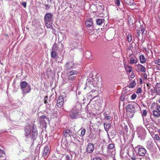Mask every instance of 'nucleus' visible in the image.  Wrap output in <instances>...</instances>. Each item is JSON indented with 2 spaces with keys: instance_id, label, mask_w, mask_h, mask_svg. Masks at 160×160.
Segmentation results:
<instances>
[{
  "instance_id": "17",
  "label": "nucleus",
  "mask_w": 160,
  "mask_h": 160,
  "mask_svg": "<svg viewBox=\"0 0 160 160\" xmlns=\"http://www.w3.org/2000/svg\"><path fill=\"white\" fill-rule=\"evenodd\" d=\"M124 65L125 68L127 73H130L132 71V67L128 65H127L125 64H124Z\"/></svg>"
},
{
  "instance_id": "39",
  "label": "nucleus",
  "mask_w": 160,
  "mask_h": 160,
  "mask_svg": "<svg viewBox=\"0 0 160 160\" xmlns=\"http://www.w3.org/2000/svg\"><path fill=\"white\" fill-rule=\"evenodd\" d=\"M114 147V144H112V143L108 145V149H112Z\"/></svg>"
},
{
  "instance_id": "30",
  "label": "nucleus",
  "mask_w": 160,
  "mask_h": 160,
  "mask_svg": "<svg viewBox=\"0 0 160 160\" xmlns=\"http://www.w3.org/2000/svg\"><path fill=\"white\" fill-rule=\"evenodd\" d=\"M153 115L155 117H158L160 116V113L157 110H154L153 111Z\"/></svg>"
},
{
  "instance_id": "57",
  "label": "nucleus",
  "mask_w": 160,
  "mask_h": 160,
  "mask_svg": "<svg viewBox=\"0 0 160 160\" xmlns=\"http://www.w3.org/2000/svg\"><path fill=\"white\" fill-rule=\"evenodd\" d=\"M93 160H100V158L99 157L94 158Z\"/></svg>"
},
{
  "instance_id": "16",
  "label": "nucleus",
  "mask_w": 160,
  "mask_h": 160,
  "mask_svg": "<svg viewBox=\"0 0 160 160\" xmlns=\"http://www.w3.org/2000/svg\"><path fill=\"white\" fill-rule=\"evenodd\" d=\"M85 24L87 27H91L93 25L92 20L91 18H88L87 19Z\"/></svg>"
},
{
  "instance_id": "31",
  "label": "nucleus",
  "mask_w": 160,
  "mask_h": 160,
  "mask_svg": "<svg viewBox=\"0 0 160 160\" xmlns=\"http://www.w3.org/2000/svg\"><path fill=\"white\" fill-rule=\"evenodd\" d=\"M138 60V59L137 58H136V59H135L132 57L130 59L129 63L131 64L136 63L137 62Z\"/></svg>"
},
{
  "instance_id": "44",
  "label": "nucleus",
  "mask_w": 160,
  "mask_h": 160,
  "mask_svg": "<svg viewBox=\"0 0 160 160\" xmlns=\"http://www.w3.org/2000/svg\"><path fill=\"white\" fill-rule=\"evenodd\" d=\"M156 64H157L158 65H160V59H158L155 61V62L154 63Z\"/></svg>"
},
{
  "instance_id": "1",
  "label": "nucleus",
  "mask_w": 160,
  "mask_h": 160,
  "mask_svg": "<svg viewBox=\"0 0 160 160\" xmlns=\"http://www.w3.org/2000/svg\"><path fill=\"white\" fill-rule=\"evenodd\" d=\"M138 107V105L137 103H131L128 104L126 107L127 117L129 118H132Z\"/></svg>"
},
{
  "instance_id": "41",
  "label": "nucleus",
  "mask_w": 160,
  "mask_h": 160,
  "mask_svg": "<svg viewBox=\"0 0 160 160\" xmlns=\"http://www.w3.org/2000/svg\"><path fill=\"white\" fill-rule=\"evenodd\" d=\"M120 0H115V3L117 7L120 5Z\"/></svg>"
},
{
  "instance_id": "34",
  "label": "nucleus",
  "mask_w": 160,
  "mask_h": 160,
  "mask_svg": "<svg viewBox=\"0 0 160 160\" xmlns=\"http://www.w3.org/2000/svg\"><path fill=\"white\" fill-rule=\"evenodd\" d=\"M127 41L128 42H130L132 40V36L131 34H128L127 36Z\"/></svg>"
},
{
  "instance_id": "49",
  "label": "nucleus",
  "mask_w": 160,
  "mask_h": 160,
  "mask_svg": "<svg viewBox=\"0 0 160 160\" xmlns=\"http://www.w3.org/2000/svg\"><path fill=\"white\" fill-rule=\"evenodd\" d=\"M36 128H37L36 125H35L34 124L33 125V127H32V131H34L35 130H37Z\"/></svg>"
},
{
  "instance_id": "18",
  "label": "nucleus",
  "mask_w": 160,
  "mask_h": 160,
  "mask_svg": "<svg viewBox=\"0 0 160 160\" xmlns=\"http://www.w3.org/2000/svg\"><path fill=\"white\" fill-rule=\"evenodd\" d=\"M56 46H57V45L55 44H54L53 45V46L52 47V51L51 53V57L52 58H55L57 56V53H56V52L54 51V50L53 49L54 48L56 47Z\"/></svg>"
},
{
  "instance_id": "33",
  "label": "nucleus",
  "mask_w": 160,
  "mask_h": 160,
  "mask_svg": "<svg viewBox=\"0 0 160 160\" xmlns=\"http://www.w3.org/2000/svg\"><path fill=\"white\" fill-rule=\"evenodd\" d=\"M136 85V83H135V81L133 80L128 85V87L130 88H132Z\"/></svg>"
},
{
  "instance_id": "38",
  "label": "nucleus",
  "mask_w": 160,
  "mask_h": 160,
  "mask_svg": "<svg viewBox=\"0 0 160 160\" xmlns=\"http://www.w3.org/2000/svg\"><path fill=\"white\" fill-rule=\"evenodd\" d=\"M154 139L156 140L157 141H158L160 140V138L158 135L156 134L154 135Z\"/></svg>"
},
{
  "instance_id": "56",
  "label": "nucleus",
  "mask_w": 160,
  "mask_h": 160,
  "mask_svg": "<svg viewBox=\"0 0 160 160\" xmlns=\"http://www.w3.org/2000/svg\"><path fill=\"white\" fill-rule=\"evenodd\" d=\"M65 157L67 160H70V157L68 155H66Z\"/></svg>"
},
{
  "instance_id": "7",
  "label": "nucleus",
  "mask_w": 160,
  "mask_h": 160,
  "mask_svg": "<svg viewBox=\"0 0 160 160\" xmlns=\"http://www.w3.org/2000/svg\"><path fill=\"white\" fill-rule=\"evenodd\" d=\"M63 97L62 95H60L59 96L57 101V106L58 107L61 108L63 105L64 103Z\"/></svg>"
},
{
  "instance_id": "51",
  "label": "nucleus",
  "mask_w": 160,
  "mask_h": 160,
  "mask_svg": "<svg viewBox=\"0 0 160 160\" xmlns=\"http://www.w3.org/2000/svg\"><path fill=\"white\" fill-rule=\"evenodd\" d=\"M97 24L98 25H100V19H98L96 20Z\"/></svg>"
},
{
  "instance_id": "64",
  "label": "nucleus",
  "mask_w": 160,
  "mask_h": 160,
  "mask_svg": "<svg viewBox=\"0 0 160 160\" xmlns=\"http://www.w3.org/2000/svg\"><path fill=\"white\" fill-rule=\"evenodd\" d=\"M150 92H154V90H153V89H151V90H150Z\"/></svg>"
},
{
  "instance_id": "60",
  "label": "nucleus",
  "mask_w": 160,
  "mask_h": 160,
  "mask_svg": "<svg viewBox=\"0 0 160 160\" xmlns=\"http://www.w3.org/2000/svg\"><path fill=\"white\" fill-rule=\"evenodd\" d=\"M140 84H142V80L141 78H140Z\"/></svg>"
},
{
  "instance_id": "9",
  "label": "nucleus",
  "mask_w": 160,
  "mask_h": 160,
  "mask_svg": "<svg viewBox=\"0 0 160 160\" xmlns=\"http://www.w3.org/2000/svg\"><path fill=\"white\" fill-rule=\"evenodd\" d=\"M79 112L77 110H72L70 114V116L72 119L76 118L79 115Z\"/></svg>"
},
{
  "instance_id": "15",
  "label": "nucleus",
  "mask_w": 160,
  "mask_h": 160,
  "mask_svg": "<svg viewBox=\"0 0 160 160\" xmlns=\"http://www.w3.org/2000/svg\"><path fill=\"white\" fill-rule=\"evenodd\" d=\"M49 153V147L48 146L45 147L43 153V156L47 157Z\"/></svg>"
},
{
  "instance_id": "54",
  "label": "nucleus",
  "mask_w": 160,
  "mask_h": 160,
  "mask_svg": "<svg viewBox=\"0 0 160 160\" xmlns=\"http://www.w3.org/2000/svg\"><path fill=\"white\" fill-rule=\"evenodd\" d=\"M156 68L157 70H160V65H156Z\"/></svg>"
},
{
  "instance_id": "5",
  "label": "nucleus",
  "mask_w": 160,
  "mask_h": 160,
  "mask_svg": "<svg viewBox=\"0 0 160 160\" xmlns=\"http://www.w3.org/2000/svg\"><path fill=\"white\" fill-rule=\"evenodd\" d=\"M79 74V72L77 70H72L69 71L68 73V80L72 82L75 81L77 78L76 75Z\"/></svg>"
},
{
  "instance_id": "42",
  "label": "nucleus",
  "mask_w": 160,
  "mask_h": 160,
  "mask_svg": "<svg viewBox=\"0 0 160 160\" xmlns=\"http://www.w3.org/2000/svg\"><path fill=\"white\" fill-rule=\"evenodd\" d=\"M142 92V88H139L136 91V93L137 94L140 93Z\"/></svg>"
},
{
  "instance_id": "8",
  "label": "nucleus",
  "mask_w": 160,
  "mask_h": 160,
  "mask_svg": "<svg viewBox=\"0 0 160 160\" xmlns=\"http://www.w3.org/2000/svg\"><path fill=\"white\" fill-rule=\"evenodd\" d=\"M47 119H48V118L45 115H42L39 118V121L40 123L43 126L46 125L47 123L45 120Z\"/></svg>"
},
{
  "instance_id": "3",
  "label": "nucleus",
  "mask_w": 160,
  "mask_h": 160,
  "mask_svg": "<svg viewBox=\"0 0 160 160\" xmlns=\"http://www.w3.org/2000/svg\"><path fill=\"white\" fill-rule=\"evenodd\" d=\"M134 151L137 155L141 156H145L147 152L146 150L141 145H138L135 147Z\"/></svg>"
},
{
  "instance_id": "28",
  "label": "nucleus",
  "mask_w": 160,
  "mask_h": 160,
  "mask_svg": "<svg viewBox=\"0 0 160 160\" xmlns=\"http://www.w3.org/2000/svg\"><path fill=\"white\" fill-rule=\"evenodd\" d=\"M128 123L127 122H126V123H122V127L123 129H124L127 132H128Z\"/></svg>"
},
{
  "instance_id": "53",
  "label": "nucleus",
  "mask_w": 160,
  "mask_h": 160,
  "mask_svg": "<svg viewBox=\"0 0 160 160\" xmlns=\"http://www.w3.org/2000/svg\"><path fill=\"white\" fill-rule=\"evenodd\" d=\"M45 6L46 7L45 9H47V10L48 9H49V8H50V5L49 4L45 5Z\"/></svg>"
},
{
  "instance_id": "36",
  "label": "nucleus",
  "mask_w": 160,
  "mask_h": 160,
  "mask_svg": "<svg viewBox=\"0 0 160 160\" xmlns=\"http://www.w3.org/2000/svg\"><path fill=\"white\" fill-rule=\"evenodd\" d=\"M148 130L151 136L154 135V132L153 129L152 128H149L148 129Z\"/></svg>"
},
{
  "instance_id": "13",
  "label": "nucleus",
  "mask_w": 160,
  "mask_h": 160,
  "mask_svg": "<svg viewBox=\"0 0 160 160\" xmlns=\"http://www.w3.org/2000/svg\"><path fill=\"white\" fill-rule=\"evenodd\" d=\"M156 95L160 96V83H157L154 88Z\"/></svg>"
},
{
  "instance_id": "11",
  "label": "nucleus",
  "mask_w": 160,
  "mask_h": 160,
  "mask_svg": "<svg viewBox=\"0 0 160 160\" xmlns=\"http://www.w3.org/2000/svg\"><path fill=\"white\" fill-rule=\"evenodd\" d=\"M94 149V145L92 143L88 144L87 147V151L89 153H91L93 152Z\"/></svg>"
},
{
  "instance_id": "22",
  "label": "nucleus",
  "mask_w": 160,
  "mask_h": 160,
  "mask_svg": "<svg viewBox=\"0 0 160 160\" xmlns=\"http://www.w3.org/2000/svg\"><path fill=\"white\" fill-rule=\"evenodd\" d=\"M72 134V132L69 129H67L65 132H63V134L66 137L71 136Z\"/></svg>"
},
{
  "instance_id": "47",
  "label": "nucleus",
  "mask_w": 160,
  "mask_h": 160,
  "mask_svg": "<svg viewBox=\"0 0 160 160\" xmlns=\"http://www.w3.org/2000/svg\"><path fill=\"white\" fill-rule=\"evenodd\" d=\"M150 124H152V123H150V122H149L148 123V124H147L146 125V126L147 128L148 129L149 128H151V127H150Z\"/></svg>"
},
{
  "instance_id": "27",
  "label": "nucleus",
  "mask_w": 160,
  "mask_h": 160,
  "mask_svg": "<svg viewBox=\"0 0 160 160\" xmlns=\"http://www.w3.org/2000/svg\"><path fill=\"white\" fill-rule=\"evenodd\" d=\"M137 66L138 68H140V70L141 72H146V68L142 65L140 64H138L137 65Z\"/></svg>"
},
{
  "instance_id": "21",
  "label": "nucleus",
  "mask_w": 160,
  "mask_h": 160,
  "mask_svg": "<svg viewBox=\"0 0 160 160\" xmlns=\"http://www.w3.org/2000/svg\"><path fill=\"white\" fill-rule=\"evenodd\" d=\"M128 95H126V93H124L121 94L120 96V99L122 101H123L125 100H126L127 101H128L127 100L128 98Z\"/></svg>"
},
{
  "instance_id": "61",
  "label": "nucleus",
  "mask_w": 160,
  "mask_h": 160,
  "mask_svg": "<svg viewBox=\"0 0 160 160\" xmlns=\"http://www.w3.org/2000/svg\"><path fill=\"white\" fill-rule=\"evenodd\" d=\"M147 87L149 89L150 88V86L149 85V84H147Z\"/></svg>"
},
{
  "instance_id": "25",
  "label": "nucleus",
  "mask_w": 160,
  "mask_h": 160,
  "mask_svg": "<svg viewBox=\"0 0 160 160\" xmlns=\"http://www.w3.org/2000/svg\"><path fill=\"white\" fill-rule=\"evenodd\" d=\"M126 3L129 5H136L133 0H124Z\"/></svg>"
},
{
  "instance_id": "43",
  "label": "nucleus",
  "mask_w": 160,
  "mask_h": 160,
  "mask_svg": "<svg viewBox=\"0 0 160 160\" xmlns=\"http://www.w3.org/2000/svg\"><path fill=\"white\" fill-rule=\"evenodd\" d=\"M136 97L137 95L135 94H133L131 96V99L132 100H134Z\"/></svg>"
},
{
  "instance_id": "2",
  "label": "nucleus",
  "mask_w": 160,
  "mask_h": 160,
  "mask_svg": "<svg viewBox=\"0 0 160 160\" xmlns=\"http://www.w3.org/2000/svg\"><path fill=\"white\" fill-rule=\"evenodd\" d=\"M52 17L53 15L51 13H47L44 17V22L45 25L47 28L51 29L53 30L54 28L53 26Z\"/></svg>"
},
{
  "instance_id": "50",
  "label": "nucleus",
  "mask_w": 160,
  "mask_h": 160,
  "mask_svg": "<svg viewBox=\"0 0 160 160\" xmlns=\"http://www.w3.org/2000/svg\"><path fill=\"white\" fill-rule=\"evenodd\" d=\"M21 4L24 8L26 7L27 5V3L26 2H23Z\"/></svg>"
},
{
  "instance_id": "35",
  "label": "nucleus",
  "mask_w": 160,
  "mask_h": 160,
  "mask_svg": "<svg viewBox=\"0 0 160 160\" xmlns=\"http://www.w3.org/2000/svg\"><path fill=\"white\" fill-rule=\"evenodd\" d=\"M103 115L104 116V118L107 120H109L110 119L111 117L108 114H107L106 113H104Z\"/></svg>"
},
{
  "instance_id": "6",
  "label": "nucleus",
  "mask_w": 160,
  "mask_h": 160,
  "mask_svg": "<svg viewBox=\"0 0 160 160\" xmlns=\"http://www.w3.org/2000/svg\"><path fill=\"white\" fill-rule=\"evenodd\" d=\"M102 141L103 142L101 143V150H102V153H101V154L105 156L108 151L107 143L105 142L104 140L102 139Z\"/></svg>"
},
{
  "instance_id": "40",
  "label": "nucleus",
  "mask_w": 160,
  "mask_h": 160,
  "mask_svg": "<svg viewBox=\"0 0 160 160\" xmlns=\"http://www.w3.org/2000/svg\"><path fill=\"white\" fill-rule=\"evenodd\" d=\"M140 31L139 28L136 30V38H138V37L140 36Z\"/></svg>"
},
{
  "instance_id": "63",
  "label": "nucleus",
  "mask_w": 160,
  "mask_h": 160,
  "mask_svg": "<svg viewBox=\"0 0 160 160\" xmlns=\"http://www.w3.org/2000/svg\"><path fill=\"white\" fill-rule=\"evenodd\" d=\"M131 159L132 160H135V158L134 157H132L131 158Z\"/></svg>"
},
{
  "instance_id": "10",
  "label": "nucleus",
  "mask_w": 160,
  "mask_h": 160,
  "mask_svg": "<svg viewBox=\"0 0 160 160\" xmlns=\"http://www.w3.org/2000/svg\"><path fill=\"white\" fill-rule=\"evenodd\" d=\"M75 66V63L73 61H69L67 62L66 65L65 67L67 70H70L74 68Z\"/></svg>"
},
{
  "instance_id": "52",
  "label": "nucleus",
  "mask_w": 160,
  "mask_h": 160,
  "mask_svg": "<svg viewBox=\"0 0 160 160\" xmlns=\"http://www.w3.org/2000/svg\"><path fill=\"white\" fill-rule=\"evenodd\" d=\"M135 77L134 73L133 72H132L131 74L130 77L131 78H133Z\"/></svg>"
},
{
  "instance_id": "29",
  "label": "nucleus",
  "mask_w": 160,
  "mask_h": 160,
  "mask_svg": "<svg viewBox=\"0 0 160 160\" xmlns=\"http://www.w3.org/2000/svg\"><path fill=\"white\" fill-rule=\"evenodd\" d=\"M104 126L105 130L108 131V129L110 128L111 125L109 123L105 122L104 123Z\"/></svg>"
},
{
  "instance_id": "20",
  "label": "nucleus",
  "mask_w": 160,
  "mask_h": 160,
  "mask_svg": "<svg viewBox=\"0 0 160 160\" xmlns=\"http://www.w3.org/2000/svg\"><path fill=\"white\" fill-rule=\"evenodd\" d=\"M38 136V131L37 130H35L34 131H32V138L33 140H36Z\"/></svg>"
},
{
  "instance_id": "24",
  "label": "nucleus",
  "mask_w": 160,
  "mask_h": 160,
  "mask_svg": "<svg viewBox=\"0 0 160 160\" xmlns=\"http://www.w3.org/2000/svg\"><path fill=\"white\" fill-rule=\"evenodd\" d=\"M139 28L140 31L141 32L142 34H146L147 31L145 30V27H144L143 25H140Z\"/></svg>"
},
{
  "instance_id": "23",
  "label": "nucleus",
  "mask_w": 160,
  "mask_h": 160,
  "mask_svg": "<svg viewBox=\"0 0 160 160\" xmlns=\"http://www.w3.org/2000/svg\"><path fill=\"white\" fill-rule=\"evenodd\" d=\"M133 20H135V18L134 17L132 18L130 16L128 17V24L130 25H132L133 24Z\"/></svg>"
},
{
  "instance_id": "14",
  "label": "nucleus",
  "mask_w": 160,
  "mask_h": 160,
  "mask_svg": "<svg viewBox=\"0 0 160 160\" xmlns=\"http://www.w3.org/2000/svg\"><path fill=\"white\" fill-rule=\"evenodd\" d=\"M146 147L149 150H152L153 148V144L151 140H148L147 142Z\"/></svg>"
},
{
  "instance_id": "37",
  "label": "nucleus",
  "mask_w": 160,
  "mask_h": 160,
  "mask_svg": "<svg viewBox=\"0 0 160 160\" xmlns=\"http://www.w3.org/2000/svg\"><path fill=\"white\" fill-rule=\"evenodd\" d=\"M5 155V153L4 152V151L0 149V158L4 157Z\"/></svg>"
},
{
  "instance_id": "12",
  "label": "nucleus",
  "mask_w": 160,
  "mask_h": 160,
  "mask_svg": "<svg viewBox=\"0 0 160 160\" xmlns=\"http://www.w3.org/2000/svg\"><path fill=\"white\" fill-rule=\"evenodd\" d=\"M31 126L30 125H28L26 126L24 129L25 135L26 136H28L31 133Z\"/></svg>"
},
{
  "instance_id": "26",
  "label": "nucleus",
  "mask_w": 160,
  "mask_h": 160,
  "mask_svg": "<svg viewBox=\"0 0 160 160\" xmlns=\"http://www.w3.org/2000/svg\"><path fill=\"white\" fill-rule=\"evenodd\" d=\"M140 62L142 63H144L146 62V59L143 55H141L139 56Z\"/></svg>"
},
{
  "instance_id": "48",
  "label": "nucleus",
  "mask_w": 160,
  "mask_h": 160,
  "mask_svg": "<svg viewBox=\"0 0 160 160\" xmlns=\"http://www.w3.org/2000/svg\"><path fill=\"white\" fill-rule=\"evenodd\" d=\"M143 78L144 79L147 80L148 79L147 78V75L146 73H144L143 75Z\"/></svg>"
},
{
  "instance_id": "4",
  "label": "nucleus",
  "mask_w": 160,
  "mask_h": 160,
  "mask_svg": "<svg viewBox=\"0 0 160 160\" xmlns=\"http://www.w3.org/2000/svg\"><path fill=\"white\" fill-rule=\"evenodd\" d=\"M136 131L138 138L141 140H144L146 135L145 129L142 127H139L137 128Z\"/></svg>"
},
{
  "instance_id": "32",
  "label": "nucleus",
  "mask_w": 160,
  "mask_h": 160,
  "mask_svg": "<svg viewBox=\"0 0 160 160\" xmlns=\"http://www.w3.org/2000/svg\"><path fill=\"white\" fill-rule=\"evenodd\" d=\"M147 114V112L146 110L143 109L142 112V117L143 121L144 119V118L145 117Z\"/></svg>"
},
{
  "instance_id": "45",
  "label": "nucleus",
  "mask_w": 160,
  "mask_h": 160,
  "mask_svg": "<svg viewBox=\"0 0 160 160\" xmlns=\"http://www.w3.org/2000/svg\"><path fill=\"white\" fill-rule=\"evenodd\" d=\"M86 132V130L85 129H83L81 132V135L82 136H83L85 134V133Z\"/></svg>"
},
{
  "instance_id": "59",
  "label": "nucleus",
  "mask_w": 160,
  "mask_h": 160,
  "mask_svg": "<svg viewBox=\"0 0 160 160\" xmlns=\"http://www.w3.org/2000/svg\"><path fill=\"white\" fill-rule=\"evenodd\" d=\"M133 55L132 53H131V54H129V56H128L129 58L130 59V58H132V55Z\"/></svg>"
},
{
  "instance_id": "62",
  "label": "nucleus",
  "mask_w": 160,
  "mask_h": 160,
  "mask_svg": "<svg viewBox=\"0 0 160 160\" xmlns=\"http://www.w3.org/2000/svg\"><path fill=\"white\" fill-rule=\"evenodd\" d=\"M30 90H31V89L30 88L28 91H26V92H25V93H28L29 92V91Z\"/></svg>"
},
{
  "instance_id": "46",
  "label": "nucleus",
  "mask_w": 160,
  "mask_h": 160,
  "mask_svg": "<svg viewBox=\"0 0 160 160\" xmlns=\"http://www.w3.org/2000/svg\"><path fill=\"white\" fill-rule=\"evenodd\" d=\"M48 99V97L47 96L45 97L44 98V103L45 104H47L48 103V101H47Z\"/></svg>"
},
{
  "instance_id": "19",
  "label": "nucleus",
  "mask_w": 160,
  "mask_h": 160,
  "mask_svg": "<svg viewBox=\"0 0 160 160\" xmlns=\"http://www.w3.org/2000/svg\"><path fill=\"white\" fill-rule=\"evenodd\" d=\"M27 85L28 83L26 81H23L20 82V86H21V89L23 92H24V89L26 88Z\"/></svg>"
},
{
  "instance_id": "55",
  "label": "nucleus",
  "mask_w": 160,
  "mask_h": 160,
  "mask_svg": "<svg viewBox=\"0 0 160 160\" xmlns=\"http://www.w3.org/2000/svg\"><path fill=\"white\" fill-rule=\"evenodd\" d=\"M157 110H158V111H159L160 112V106L158 105H157Z\"/></svg>"
},
{
  "instance_id": "58",
  "label": "nucleus",
  "mask_w": 160,
  "mask_h": 160,
  "mask_svg": "<svg viewBox=\"0 0 160 160\" xmlns=\"http://www.w3.org/2000/svg\"><path fill=\"white\" fill-rule=\"evenodd\" d=\"M104 21V19H101V22H100L101 25L102 24V23H103L102 22Z\"/></svg>"
}]
</instances>
